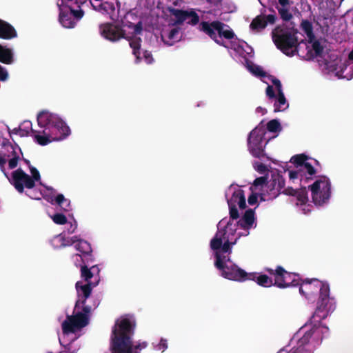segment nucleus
<instances>
[{"label": "nucleus", "instance_id": "c03bdc74", "mask_svg": "<svg viewBox=\"0 0 353 353\" xmlns=\"http://www.w3.org/2000/svg\"><path fill=\"white\" fill-rule=\"evenodd\" d=\"M301 26L305 33L310 32V31L313 30V27L312 23L307 20H303L301 22Z\"/></svg>", "mask_w": 353, "mask_h": 353}, {"label": "nucleus", "instance_id": "338daca9", "mask_svg": "<svg viewBox=\"0 0 353 353\" xmlns=\"http://www.w3.org/2000/svg\"><path fill=\"white\" fill-rule=\"evenodd\" d=\"M77 225H75V226H74V227L71 230H69V232H70V233H73V232H74L75 229L77 228Z\"/></svg>", "mask_w": 353, "mask_h": 353}, {"label": "nucleus", "instance_id": "a18cd8bd", "mask_svg": "<svg viewBox=\"0 0 353 353\" xmlns=\"http://www.w3.org/2000/svg\"><path fill=\"white\" fill-rule=\"evenodd\" d=\"M302 170L304 171L305 170V172L310 175V176H312L314 175V174H316V170L315 168L312 166V165L308 162H306L303 167H302Z\"/></svg>", "mask_w": 353, "mask_h": 353}, {"label": "nucleus", "instance_id": "7ed1b4c3", "mask_svg": "<svg viewBox=\"0 0 353 353\" xmlns=\"http://www.w3.org/2000/svg\"><path fill=\"white\" fill-rule=\"evenodd\" d=\"M134 323L128 318L116 321L111 335V353H138L137 350L146 347V342L132 345L131 335L134 333Z\"/></svg>", "mask_w": 353, "mask_h": 353}, {"label": "nucleus", "instance_id": "052dcab7", "mask_svg": "<svg viewBox=\"0 0 353 353\" xmlns=\"http://www.w3.org/2000/svg\"><path fill=\"white\" fill-rule=\"evenodd\" d=\"M6 163V159L0 156V168L3 172H4V165Z\"/></svg>", "mask_w": 353, "mask_h": 353}, {"label": "nucleus", "instance_id": "a211bd4d", "mask_svg": "<svg viewBox=\"0 0 353 353\" xmlns=\"http://www.w3.org/2000/svg\"><path fill=\"white\" fill-rule=\"evenodd\" d=\"M43 128L42 131H38L31 128L30 136L34 137V140L41 145H46L50 143L52 141V137L50 132L48 130L47 127H41Z\"/></svg>", "mask_w": 353, "mask_h": 353}, {"label": "nucleus", "instance_id": "13d9d810", "mask_svg": "<svg viewBox=\"0 0 353 353\" xmlns=\"http://www.w3.org/2000/svg\"><path fill=\"white\" fill-rule=\"evenodd\" d=\"M79 239H77V236H72L70 240H68L67 243H63V245H71L75 242H79Z\"/></svg>", "mask_w": 353, "mask_h": 353}, {"label": "nucleus", "instance_id": "2eb2a0df", "mask_svg": "<svg viewBox=\"0 0 353 353\" xmlns=\"http://www.w3.org/2000/svg\"><path fill=\"white\" fill-rule=\"evenodd\" d=\"M236 241L230 243L228 236H226V232L225 230L223 231H218L214 238L210 241V248L212 250H215L216 252L219 250H221L223 253L232 252L231 245H234Z\"/></svg>", "mask_w": 353, "mask_h": 353}, {"label": "nucleus", "instance_id": "9d476101", "mask_svg": "<svg viewBox=\"0 0 353 353\" xmlns=\"http://www.w3.org/2000/svg\"><path fill=\"white\" fill-rule=\"evenodd\" d=\"M265 270L274 277V285L279 288L296 287L301 284L299 274L288 272L281 266H277L275 270L266 268Z\"/></svg>", "mask_w": 353, "mask_h": 353}, {"label": "nucleus", "instance_id": "1a4fd4ad", "mask_svg": "<svg viewBox=\"0 0 353 353\" xmlns=\"http://www.w3.org/2000/svg\"><path fill=\"white\" fill-rule=\"evenodd\" d=\"M214 266L221 272L223 277L229 280L244 281L247 280L249 274L234 263H225L219 252H215Z\"/></svg>", "mask_w": 353, "mask_h": 353}, {"label": "nucleus", "instance_id": "3c124183", "mask_svg": "<svg viewBox=\"0 0 353 353\" xmlns=\"http://www.w3.org/2000/svg\"><path fill=\"white\" fill-rule=\"evenodd\" d=\"M143 58L145 59V61L148 63H152L153 61V57L150 52L145 50L143 52Z\"/></svg>", "mask_w": 353, "mask_h": 353}, {"label": "nucleus", "instance_id": "a878e982", "mask_svg": "<svg viewBox=\"0 0 353 353\" xmlns=\"http://www.w3.org/2000/svg\"><path fill=\"white\" fill-rule=\"evenodd\" d=\"M0 62L10 65L14 62L12 50L0 44Z\"/></svg>", "mask_w": 353, "mask_h": 353}, {"label": "nucleus", "instance_id": "4be33fe9", "mask_svg": "<svg viewBox=\"0 0 353 353\" xmlns=\"http://www.w3.org/2000/svg\"><path fill=\"white\" fill-rule=\"evenodd\" d=\"M285 181L284 177L279 173L272 174L269 188L270 191L276 190L277 193L274 197L281 194L282 190L285 188Z\"/></svg>", "mask_w": 353, "mask_h": 353}, {"label": "nucleus", "instance_id": "37998d69", "mask_svg": "<svg viewBox=\"0 0 353 353\" xmlns=\"http://www.w3.org/2000/svg\"><path fill=\"white\" fill-rule=\"evenodd\" d=\"M229 214H230V218L232 220H236L239 218V213L238 211V209L236 206L232 205L229 206Z\"/></svg>", "mask_w": 353, "mask_h": 353}, {"label": "nucleus", "instance_id": "b1692460", "mask_svg": "<svg viewBox=\"0 0 353 353\" xmlns=\"http://www.w3.org/2000/svg\"><path fill=\"white\" fill-rule=\"evenodd\" d=\"M247 280H252L256 282V283L264 288H269L274 285V278L268 276L266 274H257L256 273H250Z\"/></svg>", "mask_w": 353, "mask_h": 353}, {"label": "nucleus", "instance_id": "0e129e2a", "mask_svg": "<svg viewBox=\"0 0 353 353\" xmlns=\"http://www.w3.org/2000/svg\"><path fill=\"white\" fill-rule=\"evenodd\" d=\"M23 161L24 162L26 163V165L28 166V168H30V166H32L31 164H30V161L28 159H23Z\"/></svg>", "mask_w": 353, "mask_h": 353}, {"label": "nucleus", "instance_id": "f257e3e1", "mask_svg": "<svg viewBox=\"0 0 353 353\" xmlns=\"http://www.w3.org/2000/svg\"><path fill=\"white\" fill-rule=\"evenodd\" d=\"M168 11L173 26H180L184 22L192 26L199 24L198 30L207 34L219 46H225L222 37L230 40L235 36L233 30L228 25L220 21H213L212 22L203 21L199 23V16L193 9L184 10L169 8Z\"/></svg>", "mask_w": 353, "mask_h": 353}, {"label": "nucleus", "instance_id": "aec40b11", "mask_svg": "<svg viewBox=\"0 0 353 353\" xmlns=\"http://www.w3.org/2000/svg\"><path fill=\"white\" fill-rule=\"evenodd\" d=\"M129 18H131L132 20H135L137 18V16L132 12H127V14L124 16V18L121 21L122 26L123 27L133 28L134 34H141L143 31L142 21H139L138 23L134 24L132 21L129 20Z\"/></svg>", "mask_w": 353, "mask_h": 353}, {"label": "nucleus", "instance_id": "7c9ffc66", "mask_svg": "<svg viewBox=\"0 0 353 353\" xmlns=\"http://www.w3.org/2000/svg\"><path fill=\"white\" fill-rule=\"evenodd\" d=\"M276 8L277 9L280 17L283 21H289L292 19L293 15L290 11V7H279V6H276Z\"/></svg>", "mask_w": 353, "mask_h": 353}, {"label": "nucleus", "instance_id": "dca6fc26", "mask_svg": "<svg viewBox=\"0 0 353 353\" xmlns=\"http://www.w3.org/2000/svg\"><path fill=\"white\" fill-rule=\"evenodd\" d=\"M75 248L81 253V254H75L72 256L76 263L80 261L85 263H90L94 261V257L92 254V250L88 241L79 240L75 245Z\"/></svg>", "mask_w": 353, "mask_h": 353}, {"label": "nucleus", "instance_id": "9b49d317", "mask_svg": "<svg viewBox=\"0 0 353 353\" xmlns=\"http://www.w3.org/2000/svg\"><path fill=\"white\" fill-rule=\"evenodd\" d=\"M312 199L316 205H323L327 203L331 196V183L328 177L321 176L312 185H309Z\"/></svg>", "mask_w": 353, "mask_h": 353}, {"label": "nucleus", "instance_id": "c85d7f7f", "mask_svg": "<svg viewBox=\"0 0 353 353\" xmlns=\"http://www.w3.org/2000/svg\"><path fill=\"white\" fill-rule=\"evenodd\" d=\"M274 112L285 110L288 107V103L283 92H278L276 101L274 104Z\"/></svg>", "mask_w": 353, "mask_h": 353}, {"label": "nucleus", "instance_id": "6e6d98bb", "mask_svg": "<svg viewBox=\"0 0 353 353\" xmlns=\"http://www.w3.org/2000/svg\"><path fill=\"white\" fill-rule=\"evenodd\" d=\"M167 347V341L165 339H161L159 343L157 345L158 350L164 351Z\"/></svg>", "mask_w": 353, "mask_h": 353}, {"label": "nucleus", "instance_id": "de8ad7c7", "mask_svg": "<svg viewBox=\"0 0 353 353\" xmlns=\"http://www.w3.org/2000/svg\"><path fill=\"white\" fill-rule=\"evenodd\" d=\"M8 79L7 70L0 65V81H6Z\"/></svg>", "mask_w": 353, "mask_h": 353}, {"label": "nucleus", "instance_id": "39448f33", "mask_svg": "<svg viewBox=\"0 0 353 353\" xmlns=\"http://www.w3.org/2000/svg\"><path fill=\"white\" fill-rule=\"evenodd\" d=\"M83 297H79L76 301L72 315H68L62 323L61 327L63 334L74 333L77 330L85 327L89 323V315L92 307L86 305V301L82 302Z\"/></svg>", "mask_w": 353, "mask_h": 353}, {"label": "nucleus", "instance_id": "603ef678", "mask_svg": "<svg viewBox=\"0 0 353 353\" xmlns=\"http://www.w3.org/2000/svg\"><path fill=\"white\" fill-rule=\"evenodd\" d=\"M266 94L270 99L276 98V94L272 85H268L266 88Z\"/></svg>", "mask_w": 353, "mask_h": 353}, {"label": "nucleus", "instance_id": "c756f323", "mask_svg": "<svg viewBox=\"0 0 353 353\" xmlns=\"http://www.w3.org/2000/svg\"><path fill=\"white\" fill-rule=\"evenodd\" d=\"M99 10L109 14L112 17L115 12V6L112 2L105 1L99 5Z\"/></svg>", "mask_w": 353, "mask_h": 353}, {"label": "nucleus", "instance_id": "0eeeda50", "mask_svg": "<svg viewBox=\"0 0 353 353\" xmlns=\"http://www.w3.org/2000/svg\"><path fill=\"white\" fill-rule=\"evenodd\" d=\"M37 122L39 127L48 128L53 141L63 140L70 134L67 124L58 116L48 111H42L37 115Z\"/></svg>", "mask_w": 353, "mask_h": 353}, {"label": "nucleus", "instance_id": "e2e57ef3", "mask_svg": "<svg viewBox=\"0 0 353 353\" xmlns=\"http://www.w3.org/2000/svg\"><path fill=\"white\" fill-rule=\"evenodd\" d=\"M256 112H261L263 114H264L266 112V110L261 107H258L256 108Z\"/></svg>", "mask_w": 353, "mask_h": 353}, {"label": "nucleus", "instance_id": "49530a36", "mask_svg": "<svg viewBox=\"0 0 353 353\" xmlns=\"http://www.w3.org/2000/svg\"><path fill=\"white\" fill-rule=\"evenodd\" d=\"M268 183V177L266 176H260L256 178L254 182L253 185L255 187L263 186Z\"/></svg>", "mask_w": 353, "mask_h": 353}, {"label": "nucleus", "instance_id": "5701e85b", "mask_svg": "<svg viewBox=\"0 0 353 353\" xmlns=\"http://www.w3.org/2000/svg\"><path fill=\"white\" fill-rule=\"evenodd\" d=\"M228 206H236V204H238L241 209H245L246 207V201L244 191L241 189L236 190L233 192L231 198L228 199Z\"/></svg>", "mask_w": 353, "mask_h": 353}, {"label": "nucleus", "instance_id": "4c0bfd02", "mask_svg": "<svg viewBox=\"0 0 353 353\" xmlns=\"http://www.w3.org/2000/svg\"><path fill=\"white\" fill-rule=\"evenodd\" d=\"M267 130L270 132H277L281 130V123L277 119L270 120L267 123Z\"/></svg>", "mask_w": 353, "mask_h": 353}, {"label": "nucleus", "instance_id": "72a5a7b5", "mask_svg": "<svg viewBox=\"0 0 353 353\" xmlns=\"http://www.w3.org/2000/svg\"><path fill=\"white\" fill-rule=\"evenodd\" d=\"M307 159L308 158L305 154H301L293 156L291 158L290 161L293 163L296 166V168L302 169V167H303Z\"/></svg>", "mask_w": 353, "mask_h": 353}, {"label": "nucleus", "instance_id": "4d7b16f0", "mask_svg": "<svg viewBox=\"0 0 353 353\" xmlns=\"http://www.w3.org/2000/svg\"><path fill=\"white\" fill-rule=\"evenodd\" d=\"M279 6V7H290V0H278Z\"/></svg>", "mask_w": 353, "mask_h": 353}, {"label": "nucleus", "instance_id": "a19ab883", "mask_svg": "<svg viewBox=\"0 0 353 353\" xmlns=\"http://www.w3.org/2000/svg\"><path fill=\"white\" fill-rule=\"evenodd\" d=\"M312 50L314 51L316 57H321L323 52V47L319 40H315L312 43Z\"/></svg>", "mask_w": 353, "mask_h": 353}, {"label": "nucleus", "instance_id": "6ab92c4d", "mask_svg": "<svg viewBox=\"0 0 353 353\" xmlns=\"http://www.w3.org/2000/svg\"><path fill=\"white\" fill-rule=\"evenodd\" d=\"M255 221L254 210L253 209L247 210L243 216L239 220L237 225L242 229L247 230L248 235L249 234L248 230L253 227Z\"/></svg>", "mask_w": 353, "mask_h": 353}, {"label": "nucleus", "instance_id": "423d86ee", "mask_svg": "<svg viewBox=\"0 0 353 353\" xmlns=\"http://www.w3.org/2000/svg\"><path fill=\"white\" fill-rule=\"evenodd\" d=\"M80 265L81 278L86 282L83 284L82 281H77L75 288L78 297H83L82 302L86 301L91 295L93 288L99 285L101 276V270L97 265L88 267L90 263H82Z\"/></svg>", "mask_w": 353, "mask_h": 353}, {"label": "nucleus", "instance_id": "393cba45", "mask_svg": "<svg viewBox=\"0 0 353 353\" xmlns=\"http://www.w3.org/2000/svg\"><path fill=\"white\" fill-rule=\"evenodd\" d=\"M180 28H174L171 29L167 34H163L162 39L165 44L168 46H173L176 42L180 40L179 37Z\"/></svg>", "mask_w": 353, "mask_h": 353}, {"label": "nucleus", "instance_id": "864d4df0", "mask_svg": "<svg viewBox=\"0 0 353 353\" xmlns=\"http://www.w3.org/2000/svg\"><path fill=\"white\" fill-rule=\"evenodd\" d=\"M258 201V196L256 194H251L248 199V202L250 205H253L257 203Z\"/></svg>", "mask_w": 353, "mask_h": 353}, {"label": "nucleus", "instance_id": "473e14b6", "mask_svg": "<svg viewBox=\"0 0 353 353\" xmlns=\"http://www.w3.org/2000/svg\"><path fill=\"white\" fill-rule=\"evenodd\" d=\"M289 178L290 180L294 181V179H297L300 178L301 181L304 180L305 182H307L309 180H311L312 177L305 176L303 179V170L301 168H299L298 170H292L289 172Z\"/></svg>", "mask_w": 353, "mask_h": 353}, {"label": "nucleus", "instance_id": "cd10ccee", "mask_svg": "<svg viewBox=\"0 0 353 353\" xmlns=\"http://www.w3.org/2000/svg\"><path fill=\"white\" fill-rule=\"evenodd\" d=\"M130 41V46L131 48H132V53L136 57V59L138 62L140 61L141 57H140V48H141V39L140 37H135L132 38L130 37H128V39Z\"/></svg>", "mask_w": 353, "mask_h": 353}, {"label": "nucleus", "instance_id": "774afa93", "mask_svg": "<svg viewBox=\"0 0 353 353\" xmlns=\"http://www.w3.org/2000/svg\"><path fill=\"white\" fill-rule=\"evenodd\" d=\"M232 223H231V220H230L228 223H227V225H226V228H228L230 227V225H231Z\"/></svg>", "mask_w": 353, "mask_h": 353}, {"label": "nucleus", "instance_id": "f03ea898", "mask_svg": "<svg viewBox=\"0 0 353 353\" xmlns=\"http://www.w3.org/2000/svg\"><path fill=\"white\" fill-rule=\"evenodd\" d=\"M299 292L307 299H311L319 291V296L316 303V308L311 317V321L319 323L325 319L330 312L336 307V301L330 296V285L318 279H305L301 280L299 285Z\"/></svg>", "mask_w": 353, "mask_h": 353}, {"label": "nucleus", "instance_id": "f8f14e48", "mask_svg": "<svg viewBox=\"0 0 353 353\" xmlns=\"http://www.w3.org/2000/svg\"><path fill=\"white\" fill-rule=\"evenodd\" d=\"M59 9V22L66 28H72L76 23L83 16L84 12L80 8L75 9L73 5L69 4V6H60Z\"/></svg>", "mask_w": 353, "mask_h": 353}, {"label": "nucleus", "instance_id": "ddd939ff", "mask_svg": "<svg viewBox=\"0 0 353 353\" xmlns=\"http://www.w3.org/2000/svg\"><path fill=\"white\" fill-rule=\"evenodd\" d=\"M265 132L263 130L255 128L252 130L248 139V145L250 153L256 158L261 159L265 157L263 140Z\"/></svg>", "mask_w": 353, "mask_h": 353}, {"label": "nucleus", "instance_id": "20e7f679", "mask_svg": "<svg viewBox=\"0 0 353 353\" xmlns=\"http://www.w3.org/2000/svg\"><path fill=\"white\" fill-rule=\"evenodd\" d=\"M297 29L285 25L276 26L272 32V40L276 48L287 56H292L299 51Z\"/></svg>", "mask_w": 353, "mask_h": 353}, {"label": "nucleus", "instance_id": "bf43d9fd", "mask_svg": "<svg viewBox=\"0 0 353 353\" xmlns=\"http://www.w3.org/2000/svg\"><path fill=\"white\" fill-rule=\"evenodd\" d=\"M306 35H307V37L308 38V42L310 43H313L314 41H315L314 40L315 36H314V34L313 32V30L310 31V33L309 32L306 33Z\"/></svg>", "mask_w": 353, "mask_h": 353}, {"label": "nucleus", "instance_id": "ea45409f", "mask_svg": "<svg viewBox=\"0 0 353 353\" xmlns=\"http://www.w3.org/2000/svg\"><path fill=\"white\" fill-rule=\"evenodd\" d=\"M52 219L53 221L58 225H63L67 223L66 216L61 213H56L52 216Z\"/></svg>", "mask_w": 353, "mask_h": 353}, {"label": "nucleus", "instance_id": "680f3d73", "mask_svg": "<svg viewBox=\"0 0 353 353\" xmlns=\"http://www.w3.org/2000/svg\"><path fill=\"white\" fill-rule=\"evenodd\" d=\"M222 258L223 259L224 261H225V263H228V264H232L231 260H230V258L228 256H223L222 255Z\"/></svg>", "mask_w": 353, "mask_h": 353}, {"label": "nucleus", "instance_id": "f704fd0d", "mask_svg": "<svg viewBox=\"0 0 353 353\" xmlns=\"http://www.w3.org/2000/svg\"><path fill=\"white\" fill-rule=\"evenodd\" d=\"M296 196L301 205L305 204L308 201L307 190L305 187H302L297 190Z\"/></svg>", "mask_w": 353, "mask_h": 353}, {"label": "nucleus", "instance_id": "58836bf2", "mask_svg": "<svg viewBox=\"0 0 353 353\" xmlns=\"http://www.w3.org/2000/svg\"><path fill=\"white\" fill-rule=\"evenodd\" d=\"M12 151V157L8 161V167L10 169H14L18 165V161L20 159L19 154L17 153L15 150L11 146Z\"/></svg>", "mask_w": 353, "mask_h": 353}, {"label": "nucleus", "instance_id": "09e8293b", "mask_svg": "<svg viewBox=\"0 0 353 353\" xmlns=\"http://www.w3.org/2000/svg\"><path fill=\"white\" fill-rule=\"evenodd\" d=\"M297 190H294L292 187H288L287 188H284L281 194H284L285 195H290V196H295L296 194Z\"/></svg>", "mask_w": 353, "mask_h": 353}, {"label": "nucleus", "instance_id": "f3484780", "mask_svg": "<svg viewBox=\"0 0 353 353\" xmlns=\"http://www.w3.org/2000/svg\"><path fill=\"white\" fill-rule=\"evenodd\" d=\"M275 14L259 15L251 22L250 27L253 30L260 31L267 26L268 23L274 24L276 22Z\"/></svg>", "mask_w": 353, "mask_h": 353}, {"label": "nucleus", "instance_id": "8fccbe9b", "mask_svg": "<svg viewBox=\"0 0 353 353\" xmlns=\"http://www.w3.org/2000/svg\"><path fill=\"white\" fill-rule=\"evenodd\" d=\"M272 83H273V85H275L276 89L278 92H283V90H282V85H281V83L279 79H276L275 77H273L272 79Z\"/></svg>", "mask_w": 353, "mask_h": 353}, {"label": "nucleus", "instance_id": "bb28decb", "mask_svg": "<svg viewBox=\"0 0 353 353\" xmlns=\"http://www.w3.org/2000/svg\"><path fill=\"white\" fill-rule=\"evenodd\" d=\"M313 335V331L312 330H310L303 334L302 337L299 339L297 344V351L299 353H303L304 347L308 344L311 337ZM307 353H312L311 350L307 351Z\"/></svg>", "mask_w": 353, "mask_h": 353}, {"label": "nucleus", "instance_id": "6e6552de", "mask_svg": "<svg viewBox=\"0 0 353 353\" xmlns=\"http://www.w3.org/2000/svg\"><path fill=\"white\" fill-rule=\"evenodd\" d=\"M30 171L31 176L21 168H18L12 173L10 182L19 193L24 192V187L28 189L33 188L35 186V181L41 179L40 173L36 168L30 166Z\"/></svg>", "mask_w": 353, "mask_h": 353}, {"label": "nucleus", "instance_id": "5fc2aeb1", "mask_svg": "<svg viewBox=\"0 0 353 353\" xmlns=\"http://www.w3.org/2000/svg\"><path fill=\"white\" fill-rule=\"evenodd\" d=\"M255 168L259 173L261 174L265 172L268 170L266 165L262 163H259Z\"/></svg>", "mask_w": 353, "mask_h": 353}, {"label": "nucleus", "instance_id": "c9c22d12", "mask_svg": "<svg viewBox=\"0 0 353 353\" xmlns=\"http://www.w3.org/2000/svg\"><path fill=\"white\" fill-rule=\"evenodd\" d=\"M88 0H59L57 2L58 7L60 6H69V4L77 5V8H80L83 4L87 2Z\"/></svg>", "mask_w": 353, "mask_h": 353}, {"label": "nucleus", "instance_id": "e433bc0d", "mask_svg": "<svg viewBox=\"0 0 353 353\" xmlns=\"http://www.w3.org/2000/svg\"><path fill=\"white\" fill-rule=\"evenodd\" d=\"M248 69L256 77H265L266 76V72L263 71L262 68L259 65L252 63L251 65H248Z\"/></svg>", "mask_w": 353, "mask_h": 353}, {"label": "nucleus", "instance_id": "79ce46f5", "mask_svg": "<svg viewBox=\"0 0 353 353\" xmlns=\"http://www.w3.org/2000/svg\"><path fill=\"white\" fill-rule=\"evenodd\" d=\"M26 124L24 129H19L17 130L21 137L28 136L31 134L32 123L30 121L25 122Z\"/></svg>", "mask_w": 353, "mask_h": 353}, {"label": "nucleus", "instance_id": "4468645a", "mask_svg": "<svg viewBox=\"0 0 353 353\" xmlns=\"http://www.w3.org/2000/svg\"><path fill=\"white\" fill-rule=\"evenodd\" d=\"M101 34L106 39L115 42L123 38L128 39L125 31L119 25L107 23L100 26Z\"/></svg>", "mask_w": 353, "mask_h": 353}, {"label": "nucleus", "instance_id": "412c9836", "mask_svg": "<svg viewBox=\"0 0 353 353\" xmlns=\"http://www.w3.org/2000/svg\"><path fill=\"white\" fill-rule=\"evenodd\" d=\"M17 37L15 28L9 23L0 19V38L10 40Z\"/></svg>", "mask_w": 353, "mask_h": 353}, {"label": "nucleus", "instance_id": "69168bd1", "mask_svg": "<svg viewBox=\"0 0 353 353\" xmlns=\"http://www.w3.org/2000/svg\"><path fill=\"white\" fill-rule=\"evenodd\" d=\"M348 58L350 60L353 61V50L350 52V54L348 55Z\"/></svg>", "mask_w": 353, "mask_h": 353}, {"label": "nucleus", "instance_id": "2f4dec72", "mask_svg": "<svg viewBox=\"0 0 353 353\" xmlns=\"http://www.w3.org/2000/svg\"><path fill=\"white\" fill-rule=\"evenodd\" d=\"M55 203L64 211H68L70 206V200L65 198L62 194H59L54 199Z\"/></svg>", "mask_w": 353, "mask_h": 353}]
</instances>
